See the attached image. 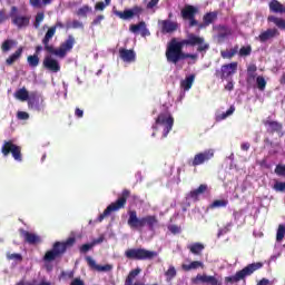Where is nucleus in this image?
Masks as SVG:
<instances>
[{"label":"nucleus","mask_w":285,"mask_h":285,"mask_svg":"<svg viewBox=\"0 0 285 285\" xmlns=\"http://www.w3.org/2000/svg\"><path fill=\"white\" fill-rule=\"evenodd\" d=\"M90 12H92V7L85 4L77 10L76 14L77 17H83L86 19Z\"/></svg>","instance_id":"37"},{"label":"nucleus","mask_w":285,"mask_h":285,"mask_svg":"<svg viewBox=\"0 0 285 285\" xmlns=\"http://www.w3.org/2000/svg\"><path fill=\"white\" fill-rule=\"evenodd\" d=\"M269 10L275 14H285V6L278 0H273L269 2Z\"/></svg>","instance_id":"27"},{"label":"nucleus","mask_w":285,"mask_h":285,"mask_svg":"<svg viewBox=\"0 0 285 285\" xmlns=\"http://www.w3.org/2000/svg\"><path fill=\"white\" fill-rule=\"evenodd\" d=\"M128 219L127 224L131 230H141L148 228V230H155V227L159 224V219L155 215H147L139 217L135 209L127 210Z\"/></svg>","instance_id":"2"},{"label":"nucleus","mask_w":285,"mask_h":285,"mask_svg":"<svg viewBox=\"0 0 285 285\" xmlns=\"http://www.w3.org/2000/svg\"><path fill=\"white\" fill-rule=\"evenodd\" d=\"M106 6H108L106 4V2H97L95 6V10L102 12V10H106Z\"/></svg>","instance_id":"57"},{"label":"nucleus","mask_w":285,"mask_h":285,"mask_svg":"<svg viewBox=\"0 0 285 285\" xmlns=\"http://www.w3.org/2000/svg\"><path fill=\"white\" fill-rule=\"evenodd\" d=\"M141 12H144V8L136 6L132 9H127L125 11H114V14H116V17H119V19H122L124 21L128 20V19H132V17L137 16V14H141Z\"/></svg>","instance_id":"14"},{"label":"nucleus","mask_w":285,"mask_h":285,"mask_svg":"<svg viewBox=\"0 0 285 285\" xmlns=\"http://www.w3.org/2000/svg\"><path fill=\"white\" fill-rule=\"evenodd\" d=\"M75 242H77L75 237H69L66 242H56V244H59L60 248H65L66 253L70 246H75Z\"/></svg>","instance_id":"39"},{"label":"nucleus","mask_w":285,"mask_h":285,"mask_svg":"<svg viewBox=\"0 0 285 285\" xmlns=\"http://www.w3.org/2000/svg\"><path fill=\"white\" fill-rule=\"evenodd\" d=\"M273 188L276 193H285V181H276Z\"/></svg>","instance_id":"50"},{"label":"nucleus","mask_w":285,"mask_h":285,"mask_svg":"<svg viewBox=\"0 0 285 285\" xmlns=\"http://www.w3.org/2000/svg\"><path fill=\"white\" fill-rule=\"evenodd\" d=\"M8 259H14L16 262H21L23 259V256L21 254H7Z\"/></svg>","instance_id":"53"},{"label":"nucleus","mask_w":285,"mask_h":285,"mask_svg":"<svg viewBox=\"0 0 285 285\" xmlns=\"http://www.w3.org/2000/svg\"><path fill=\"white\" fill-rule=\"evenodd\" d=\"M29 3L32 6V8H41V6H43L41 0H29Z\"/></svg>","instance_id":"56"},{"label":"nucleus","mask_w":285,"mask_h":285,"mask_svg":"<svg viewBox=\"0 0 285 285\" xmlns=\"http://www.w3.org/2000/svg\"><path fill=\"white\" fill-rule=\"evenodd\" d=\"M42 46H45V51L49 55H55V57H59V59H65L68 52L75 48V37L69 35L58 49L50 45V42H42Z\"/></svg>","instance_id":"3"},{"label":"nucleus","mask_w":285,"mask_h":285,"mask_svg":"<svg viewBox=\"0 0 285 285\" xmlns=\"http://www.w3.org/2000/svg\"><path fill=\"white\" fill-rule=\"evenodd\" d=\"M75 115L76 117H78V119H81V117H83V110H81L80 108H76Z\"/></svg>","instance_id":"63"},{"label":"nucleus","mask_w":285,"mask_h":285,"mask_svg":"<svg viewBox=\"0 0 285 285\" xmlns=\"http://www.w3.org/2000/svg\"><path fill=\"white\" fill-rule=\"evenodd\" d=\"M275 37H279V31L276 28L267 29L258 36V41L261 43H266V41H271V39H275Z\"/></svg>","instance_id":"21"},{"label":"nucleus","mask_w":285,"mask_h":285,"mask_svg":"<svg viewBox=\"0 0 285 285\" xmlns=\"http://www.w3.org/2000/svg\"><path fill=\"white\" fill-rule=\"evenodd\" d=\"M257 66L255 65H250L247 68V82L249 83V81H255V77H257Z\"/></svg>","instance_id":"38"},{"label":"nucleus","mask_w":285,"mask_h":285,"mask_svg":"<svg viewBox=\"0 0 285 285\" xmlns=\"http://www.w3.org/2000/svg\"><path fill=\"white\" fill-rule=\"evenodd\" d=\"M261 268H264V263L262 262L248 264L243 269L236 272L234 276H226L225 284H237V282H242L246 279V277H250L253 273L259 271Z\"/></svg>","instance_id":"5"},{"label":"nucleus","mask_w":285,"mask_h":285,"mask_svg":"<svg viewBox=\"0 0 285 285\" xmlns=\"http://www.w3.org/2000/svg\"><path fill=\"white\" fill-rule=\"evenodd\" d=\"M285 237V225H278L276 232V242H282Z\"/></svg>","instance_id":"46"},{"label":"nucleus","mask_w":285,"mask_h":285,"mask_svg":"<svg viewBox=\"0 0 285 285\" xmlns=\"http://www.w3.org/2000/svg\"><path fill=\"white\" fill-rule=\"evenodd\" d=\"M217 19V11L207 12L203 17V21L205 26H210V23H214Z\"/></svg>","instance_id":"34"},{"label":"nucleus","mask_w":285,"mask_h":285,"mask_svg":"<svg viewBox=\"0 0 285 285\" xmlns=\"http://www.w3.org/2000/svg\"><path fill=\"white\" fill-rule=\"evenodd\" d=\"M190 46L191 48L197 47V52H206L210 48V45L206 43L204 37H199L195 33H189L187 39H183L177 41V38H173L166 48L165 57L168 63H173L177 66L179 61H184L185 59H191L195 63L199 56L197 53H186L184 52V47Z\"/></svg>","instance_id":"1"},{"label":"nucleus","mask_w":285,"mask_h":285,"mask_svg":"<svg viewBox=\"0 0 285 285\" xmlns=\"http://www.w3.org/2000/svg\"><path fill=\"white\" fill-rule=\"evenodd\" d=\"M234 88L235 85L233 83V81L227 82V85L225 86V90H228L229 92L234 90Z\"/></svg>","instance_id":"64"},{"label":"nucleus","mask_w":285,"mask_h":285,"mask_svg":"<svg viewBox=\"0 0 285 285\" xmlns=\"http://www.w3.org/2000/svg\"><path fill=\"white\" fill-rule=\"evenodd\" d=\"M27 62L29 63L30 68H37L39 66V56L31 55L27 57Z\"/></svg>","instance_id":"44"},{"label":"nucleus","mask_w":285,"mask_h":285,"mask_svg":"<svg viewBox=\"0 0 285 285\" xmlns=\"http://www.w3.org/2000/svg\"><path fill=\"white\" fill-rule=\"evenodd\" d=\"M213 157H215V150L206 149L203 153L196 154L191 160H188V166H193L194 168H197V166H202L206 164V161H210Z\"/></svg>","instance_id":"10"},{"label":"nucleus","mask_w":285,"mask_h":285,"mask_svg":"<svg viewBox=\"0 0 285 285\" xmlns=\"http://www.w3.org/2000/svg\"><path fill=\"white\" fill-rule=\"evenodd\" d=\"M57 28H65L63 22L57 21L55 26H51L45 33V37L42 38V43L52 41L55 35H57Z\"/></svg>","instance_id":"22"},{"label":"nucleus","mask_w":285,"mask_h":285,"mask_svg":"<svg viewBox=\"0 0 285 285\" xmlns=\"http://www.w3.org/2000/svg\"><path fill=\"white\" fill-rule=\"evenodd\" d=\"M166 277L169 279H173L177 277V269H175V266H169V268L165 273Z\"/></svg>","instance_id":"49"},{"label":"nucleus","mask_w":285,"mask_h":285,"mask_svg":"<svg viewBox=\"0 0 285 285\" xmlns=\"http://www.w3.org/2000/svg\"><path fill=\"white\" fill-rule=\"evenodd\" d=\"M129 30L130 32H134V35H137V32L140 31L141 37H150V31L146 28L145 21H140L137 24H130Z\"/></svg>","instance_id":"23"},{"label":"nucleus","mask_w":285,"mask_h":285,"mask_svg":"<svg viewBox=\"0 0 285 285\" xmlns=\"http://www.w3.org/2000/svg\"><path fill=\"white\" fill-rule=\"evenodd\" d=\"M230 35H232L230 28H228L226 26H223V27L219 28V32L217 35V38L220 41H224V39H226L227 37H230Z\"/></svg>","instance_id":"36"},{"label":"nucleus","mask_w":285,"mask_h":285,"mask_svg":"<svg viewBox=\"0 0 285 285\" xmlns=\"http://www.w3.org/2000/svg\"><path fill=\"white\" fill-rule=\"evenodd\" d=\"M8 19H10V17H8V14H6V9H1L0 10V23L8 21Z\"/></svg>","instance_id":"55"},{"label":"nucleus","mask_w":285,"mask_h":285,"mask_svg":"<svg viewBox=\"0 0 285 285\" xmlns=\"http://www.w3.org/2000/svg\"><path fill=\"white\" fill-rule=\"evenodd\" d=\"M14 97L20 101H28L30 99V94L26 90V87H23L14 92Z\"/></svg>","instance_id":"33"},{"label":"nucleus","mask_w":285,"mask_h":285,"mask_svg":"<svg viewBox=\"0 0 285 285\" xmlns=\"http://www.w3.org/2000/svg\"><path fill=\"white\" fill-rule=\"evenodd\" d=\"M204 248H205V246L202 243H194L188 246V249L190 250V253L193 255H202Z\"/></svg>","instance_id":"35"},{"label":"nucleus","mask_w":285,"mask_h":285,"mask_svg":"<svg viewBox=\"0 0 285 285\" xmlns=\"http://www.w3.org/2000/svg\"><path fill=\"white\" fill-rule=\"evenodd\" d=\"M189 28H195V26H199V22L197 21V19L194 18H189Z\"/></svg>","instance_id":"62"},{"label":"nucleus","mask_w":285,"mask_h":285,"mask_svg":"<svg viewBox=\"0 0 285 285\" xmlns=\"http://www.w3.org/2000/svg\"><path fill=\"white\" fill-rule=\"evenodd\" d=\"M233 112H235V106H230L228 110L216 116V121H224V119H228Z\"/></svg>","instance_id":"40"},{"label":"nucleus","mask_w":285,"mask_h":285,"mask_svg":"<svg viewBox=\"0 0 285 285\" xmlns=\"http://www.w3.org/2000/svg\"><path fill=\"white\" fill-rule=\"evenodd\" d=\"M68 28H72L73 30H77V29H83V22L79 21V20H73L71 22V26H68Z\"/></svg>","instance_id":"52"},{"label":"nucleus","mask_w":285,"mask_h":285,"mask_svg":"<svg viewBox=\"0 0 285 285\" xmlns=\"http://www.w3.org/2000/svg\"><path fill=\"white\" fill-rule=\"evenodd\" d=\"M267 21L269 23H273L278 28V30H285V19L284 18H277L275 16H268Z\"/></svg>","instance_id":"32"},{"label":"nucleus","mask_w":285,"mask_h":285,"mask_svg":"<svg viewBox=\"0 0 285 285\" xmlns=\"http://www.w3.org/2000/svg\"><path fill=\"white\" fill-rule=\"evenodd\" d=\"M237 72V62H230L227 65H223L220 70H216L215 77L218 79H228V77H233Z\"/></svg>","instance_id":"12"},{"label":"nucleus","mask_w":285,"mask_h":285,"mask_svg":"<svg viewBox=\"0 0 285 285\" xmlns=\"http://www.w3.org/2000/svg\"><path fill=\"white\" fill-rule=\"evenodd\" d=\"M158 3H159V0H150L147 3L146 8H147V10H153V8L157 7Z\"/></svg>","instance_id":"58"},{"label":"nucleus","mask_w":285,"mask_h":285,"mask_svg":"<svg viewBox=\"0 0 285 285\" xmlns=\"http://www.w3.org/2000/svg\"><path fill=\"white\" fill-rule=\"evenodd\" d=\"M193 83H195V73H191L187 76L181 82H180V88L183 90L188 91L193 88Z\"/></svg>","instance_id":"30"},{"label":"nucleus","mask_w":285,"mask_h":285,"mask_svg":"<svg viewBox=\"0 0 285 285\" xmlns=\"http://www.w3.org/2000/svg\"><path fill=\"white\" fill-rule=\"evenodd\" d=\"M43 19H46V14L43 12H38L36 14V20H35V28L38 29L41 27V22L43 21Z\"/></svg>","instance_id":"47"},{"label":"nucleus","mask_w":285,"mask_h":285,"mask_svg":"<svg viewBox=\"0 0 285 285\" xmlns=\"http://www.w3.org/2000/svg\"><path fill=\"white\" fill-rule=\"evenodd\" d=\"M157 126H161L164 128L163 137H168L170 130H173V126H175V118L173 117L170 111L165 110L158 115L155 125L153 126V129L157 130Z\"/></svg>","instance_id":"6"},{"label":"nucleus","mask_w":285,"mask_h":285,"mask_svg":"<svg viewBox=\"0 0 285 285\" xmlns=\"http://www.w3.org/2000/svg\"><path fill=\"white\" fill-rule=\"evenodd\" d=\"M197 12H199V9H197V7L193 4H187L184 7V9H181L180 14L181 18L187 21L188 19H193L194 17H196Z\"/></svg>","instance_id":"24"},{"label":"nucleus","mask_w":285,"mask_h":285,"mask_svg":"<svg viewBox=\"0 0 285 285\" xmlns=\"http://www.w3.org/2000/svg\"><path fill=\"white\" fill-rule=\"evenodd\" d=\"M158 26L161 35H173V32H177L179 29V23L171 21L170 19L159 20Z\"/></svg>","instance_id":"13"},{"label":"nucleus","mask_w":285,"mask_h":285,"mask_svg":"<svg viewBox=\"0 0 285 285\" xmlns=\"http://www.w3.org/2000/svg\"><path fill=\"white\" fill-rule=\"evenodd\" d=\"M256 86L261 91L266 90V79L263 76L256 77Z\"/></svg>","instance_id":"45"},{"label":"nucleus","mask_w":285,"mask_h":285,"mask_svg":"<svg viewBox=\"0 0 285 285\" xmlns=\"http://www.w3.org/2000/svg\"><path fill=\"white\" fill-rule=\"evenodd\" d=\"M105 17L102 14L97 16L96 19H94L92 21V26H99V23H101V21H104Z\"/></svg>","instance_id":"61"},{"label":"nucleus","mask_w":285,"mask_h":285,"mask_svg":"<svg viewBox=\"0 0 285 285\" xmlns=\"http://www.w3.org/2000/svg\"><path fill=\"white\" fill-rule=\"evenodd\" d=\"M252 52H253V47L250 45L243 46L240 49H238L239 57H250Z\"/></svg>","instance_id":"41"},{"label":"nucleus","mask_w":285,"mask_h":285,"mask_svg":"<svg viewBox=\"0 0 285 285\" xmlns=\"http://www.w3.org/2000/svg\"><path fill=\"white\" fill-rule=\"evenodd\" d=\"M23 55V47H19L14 53H12L7 60L6 65L7 66H12L16 61H19L21 59V56Z\"/></svg>","instance_id":"29"},{"label":"nucleus","mask_w":285,"mask_h":285,"mask_svg":"<svg viewBox=\"0 0 285 285\" xmlns=\"http://www.w3.org/2000/svg\"><path fill=\"white\" fill-rule=\"evenodd\" d=\"M239 52V45L234 46L232 49L227 50H222L220 51V57L223 59H233L236 55Z\"/></svg>","instance_id":"28"},{"label":"nucleus","mask_w":285,"mask_h":285,"mask_svg":"<svg viewBox=\"0 0 285 285\" xmlns=\"http://www.w3.org/2000/svg\"><path fill=\"white\" fill-rule=\"evenodd\" d=\"M130 197L129 189H124L120 196L111 203L102 214H100L97 218V222L101 223L110 215V213H117V210H121L126 208V204H128V198Z\"/></svg>","instance_id":"4"},{"label":"nucleus","mask_w":285,"mask_h":285,"mask_svg":"<svg viewBox=\"0 0 285 285\" xmlns=\"http://www.w3.org/2000/svg\"><path fill=\"white\" fill-rule=\"evenodd\" d=\"M208 191V185L202 184L198 188L193 189L187 194V199H193V202H199V196Z\"/></svg>","instance_id":"20"},{"label":"nucleus","mask_w":285,"mask_h":285,"mask_svg":"<svg viewBox=\"0 0 285 285\" xmlns=\"http://www.w3.org/2000/svg\"><path fill=\"white\" fill-rule=\"evenodd\" d=\"M21 237H23L26 244H30V246H37V244H41V236L30 233L26 229L19 230Z\"/></svg>","instance_id":"18"},{"label":"nucleus","mask_w":285,"mask_h":285,"mask_svg":"<svg viewBox=\"0 0 285 285\" xmlns=\"http://www.w3.org/2000/svg\"><path fill=\"white\" fill-rule=\"evenodd\" d=\"M226 206H228V200L216 199L210 204L209 208H226Z\"/></svg>","instance_id":"42"},{"label":"nucleus","mask_w":285,"mask_h":285,"mask_svg":"<svg viewBox=\"0 0 285 285\" xmlns=\"http://www.w3.org/2000/svg\"><path fill=\"white\" fill-rule=\"evenodd\" d=\"M274 173L275 175H277V177H284L285 179V165H282V164L276 165Z\"/></svg>","instance_id":"48"},{"label":"nucleus","mask_w":285,"mask_h":285,"mask_svg":"<svg viewBox=\"0 0 285 285\" xmlns=\"http://www.w3.org/2000/svg\"><path fill=\"white\" fill-rule=\"evenodd\" d=\"M191 283L195 285H199V284L220 285L219 281L215 276H208L206 274L196 275V277L191 278Z\"/></svg>","instance_id":"16"},{"label":"nucleus","mask_w":285,"mask_h":285,"mask_svg":"<svg viewBox=\"0 0 285 285\" xmlns=\"http://www.w3.org/2000/svg\"><path fill=\"white\" fill-rule=\"evenodd\" d=\"M157 255V252L148 250L146 248H129L125 252L127 259H136L137 262L155 259Z\"/></svg>","instance_id":"7"},{"label":"nucleus","mask_w":285,"mask_h":285,"mask_svg":"<svg viewBox=\"0 0 285 285\" xmlns=\"http://www.w3.org/2000/svg\"><path fill=\"white\" fill-rule=\"evenodd\" d=\"M1 153L3 157H8V155H12L13 159L16 161H23V156L21 154V146L14 145V141L12 140H4Z\"/></svg>","instance_id":"8"},{"label":"nucleus","mask_w":285,"mask_h":285,"mask_svg":"<svg viewBox=\"0 0 285 285\" xmlns=\"http://www.w3.org/2000/svg\"><path fill=\"white\" fill-rule=\"evenodd\" d=\"M70 285H86V283L83 282V279L77 277L71 281Z\"/></svg>","instance_id":"60"},{"label":"nucleus","mask_w":285,"mask_h":285,"mask_svg":"<svg viewBox=\"0 0 285 285\" xmlns=\"http://www.w3.org/2000/svg\"><path fill=\"white\" fill-rule=\"evenodd\" d=\"M264 126H268L267 132L274 135V132H282V122H277L275 120H266L264 121Z\"/></svg>","instance_id":"26"},{"label":"nucleus","mask_w":285,"mask_h":285,"mask_svg":"<svg viewBox=\"0 0 285 285\" xmlns=\"http://www.w3.org/2000/svg\"><path fill=\"white\" fill-rule=\"evenodd\" d=\"M120 59L127 63H132L135 61L136 55L131 49H119Z\"/></svg>","instance_id":"25"},{"label":"nucleus","mask_w":285,"mask_h":285,"mask_svg":"<svg viewBox=\"0 0 285 285\" xmlns=\"http://www.w3.org/2000/svg\"><path fill=\"white\" fill-rule=\"evenodd\" d=\"M42 68L49 72H59L61 70V65H59V60L51 56H46L42 61Z\"/></svg>","instance_id":"15"},{"label":"nucleus","mask_w":285,"mask_h":285,"mask_svg":"<svg viewBox=\"0 0 285 285\" xmlns=\"http://www.w3.org/2000/svg\"><path fill=\"white\" fill-rule=\"evenodd\" d=\"M181 268L188 273L190 271H197V268H204V263L200 261H193L190 264H183Z\"/></svg>","instance_id":"31"},{"label":"nucleus","mask_w":285,"mask_h":285,"mask_svg":"<svg viewBox=\"0 0 285 285\" xmlns=\"http://www.w3.org/2000/svg\"><path fill=\"white\" fill-rule=\"evenodd\" d=\"M17 42L14 40H4L1 45L2 52H10L12 50V46H14Z\"/></svg>","instance_id":"43"},{"label":"nucleus","mask_w":285,"mask_h":285,"mask_svg":"<svg viewBox=\"0 0 285 285\" xmlns=\"http://www.w3.org/2000/svg\"><path fill=\"white\" fill-rule=\"evenodd\" d=\"M92 244H83L81 247H80V253H88V250H90L92 248Z\"/></svg>","instance_id":"59"},{"label":"nucleus","mask_w":285,"mask_h":285,"mask_svg":"<svg viewBox=\"0 0 285 285\" xmlns=\"http://www.w3.org/2000/svg\"><path fill=\"white\" fill-rule=\"evenodd\" d=\"M66 254V248L60 247L59 243L52 245L50 250H47L45 256L42 257L43 262L50 263L55 262V259H59V257H63Z\"/></svg>","instance_id":"11"},{"label":"nucleus","mask_w":285,"mask_h":285,"mask_svg":"<svg viewBox=\"0 0 285 285\" xmlns=\"http://www.w3.org/2000/svg\"><path fill=\"white\" fill-rule=\"evenodd\" d=\"M9 17L11 19V23L16 26L18 30L28 28V26H30V16L19 14V8L16 6L11 7Z\"/></svg>","instance_id":"9"},{"label":"nucleus","mask_w":285,"mask_h":285,"mask_svg":"<svg viewBox=\"0 0 285 285\" xmlns=\"http://www.w3.org/2000/svg\"><path fill=\"white\" fill-rule=\"evenodd\" d=\"M18 119H21L23 121L30 119V114L26 111H18L17 114Z\"/></svg>","instance_id":"54"},{"label":"nucleus","mask_w":285,"mask_h":285,"mask_svg":"<svg viewBox=\"0 0 285 285\" xmlns=\"http://www.w3.org/2000/svg\"><path fill=\"white\" fill-rule=\"evenodd\" d=\"M28 106L31 110H36L37 112H41L46 105L43 104V98L32 94L28 99Z\"/></svg>","instance_id":"17"},{"label":"nucleus","mask_w":285,"mask_h":285,"mask_svg":"<svg viewBox=\"0 0 285 285\" xmlns=\"http://www.w3.org/2000/svg\"><path fill=\"white\" fill-rule=\"evenodd\" d=\"M86 262L88 266L92 268V271H97L98 273H109V271H112V265H98L92 257L87 256Z\"/></svg>","instance_id":"19"},{"label":"nucleus","mask_w":285,"mask_h":285,"mask_svg":"<svg viewBox=\"0 0 285 285\" xmlns=\"http://www.w3.org/2000/svg\"><path fill=\"white\" fill-rule=\"evenodd\" d=\"M168 230L173 234V235H179V233H181V227L177 226V225H169L168 226Z\"/></svg>","instance_id":"51"}]
</instances>
